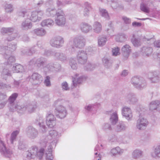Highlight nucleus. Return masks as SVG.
Wrapping results in <instances>:
<instances>
[{
	"mask_svg": "<svg viewBox=\"0 0 160 160\" xmlns=\"http://www.w3.org/2000/svg\"><path fill=\"white\" fill-rule=\"evenodd\" d=\"M88 49L92 50L91 47H89L86 48L85 51L83 50H79L78 52L77 55V58L79 63L84 64L86 62L88 58L87 53L86 52H88Z\"/></svg>",
	"mask_w": 160,
	"mask_h": 160,
	"instance_id": "20e7f679",
	"label": "nucleus"
},
{
	"mask_svg": "<svg viewBox=\"0 0 160 160\" xmlns=\"http://www.w3.org/2000/svg\"><path fill=\"white\" fill-rule=\"evenodd\" d=\"M110 115V121L111 123L113 125L116 124L118 120V112L117 111L111 112Z\"/></svg>",
	"mask_w": 160,
	"mask_h": 160,
	"instance_id": "412c9836",
	"label": "nucleus"
},
{
	"mask_svg": "<svg viewBox=\"0 0 160 160\" xmlns=\"http://www.w3.org/2000/svg\"><path fill=\"white\" fill-rule=\"evenodd\" d=\"M33 32L37 36H42L46 34V32L42 28H38L34 29L33 31Z\"/></svg>",
	"mask_w": 160,
	"mask_h": 160,
	"instance_id": "f704fd0d",
	"label": "nucleus"
},
{
	"mask_svg": "<svg viewBox=\"0 0 160 160\" xmlns=\"http://www.w3.org/2000/svg\"><path fill=\"white\" fill-rule=\"evenodd\" d=\"M57 10L54 8H48L46 12V14L48 17H53L55 15L57 16Z\"/></svg>",
	"mask_w": 160,
	"mask_h": 160,
	"instance_id": "72a5a7b5",
	"label": "nucleus"
},
{
	"mask_svg": "<svg viewBox=\"0 0 160 160\" xmlns=\"http://www.w3.org/2000/svg\"><path fill=\"white\" fill-rule=\"evenodd\" d=\"M55 22L57 25L59 26H63L65 25L66 22V18L63 10L61 9H58L57 10Z\"/></svg>",
	"mask_w": 160,
	"mask_h": 160,
	"instance_id": "7ed1b4c3",
	"label": "nucleus"
},
{
	"mask_svg": "<svg viewBox=\"0 0 160 160\" xmlns=\"http://www.w3.org/2000/svg\"><path fill=\"white\" fill-rule=\"evenodd\" d=\"M143 151L138 149L134 150L132 153V157L135 159H138L142 156Z\"/></svg>",
	"mask_w": 160,
	"mask_h": 160,
	"instance_id": "c85d7f7f",
	"label": "nucleus"
},
{
	"mask_svg": "<svg viewBox=\"0 0 160 160\" xmlns=\"http://www.w3.org/2000/svg\"><path fill=\"white\" fill-rule=\"evenodd\" d=\"M92 29L94 32L98 33L102 30V25L100 22L97 21L95 22L93 24Z\"/></svg>",
	"mask_w": 160,
	"mask_h": 160,
	"instance_id": "bb28decb",
	"label": "nucleus"
},
{
	"mask_svg": "<svg viewBox=\"0 0 160 160\" xmlns=\"http://www.w3.org/2000/svg\"><path fill=\"white\" fill-rule=\"evenodd\" d=\"M85 80V78L82 76H79L78 74H76L72 80L73 86H76L78 84L82 83Z\"/></svg>",
	"mask_w": 160,
	"mask_h": 160,
	"instance_id": "6ab92c4d",
	"label": "nucleus"
},
{
	"mask_svg": "<svg viewBox=\"0 0 160 160\" xmlns=\"http://www.w3.org/2000/svg\"><path fill=\"white\" fill-rule=\"evenodd\" d=\"M64 42L63 38L58 36L52 39L50 41V44L53 47L59 48L62 46Z\"/></svg>",
	"mask_w": 160,
	"mask_h": 160,
	"instance_id": "9d476101",
	"label": "nucleus"
},
{
	"mask_svg": "<svg viewBox=\"0 0 160 160\" xmlns=\"http://www.w3.org/2000/svg\"><path fill=\"white\" fill-rule=\"evenodd\" d=\"M44 150L43 148H41L38 150L37 147L36 146H33L31 150V153L32 155V157L35 158L36 157H38L41 159L44 154Z\"/></svg>",
	"mask_w": 160,
	"mask_h": 160,
	"instance_id": "ddd939ff",
	"label": "nucleus"
},
{
	"mask_svg": "<svg viewBox=\"0 0 160 160\" xmlns=\"http://www.w3.org/2000/svg\"><path fill=\"white\" fill-rule=\"evenodd\" d=\"M14 29L12 28H2L1 29V33L4 35L5 34L8 33L13 32Z\"/></svg>",
	"mask_w": 160,
	"mask_h": 160,
	"instance_id": "49530a36",
	"label": "nucleus"
},
{
	"mask_svg": "<svg viewBox=\"0 0 160 160\" xmlns=\"http://www.w3.org/2000/svg\"><path fill=\"white\" fill-rule=\"evenodd\" d=\"M43 14V12L41 11H35L30 12L26 10H23L20 13V15L23 17L29 18L30 21L33 22H36L41 19Z\"/></svg>",
	"mask_w": 160,
	"mask_h": 160,
	"instance_id": "f257e3e1",
	"label": "nucleus"
},
{
	"mask_svg": "<svg viewBox=\"0 0 160 160\" xmlns=\"http://www.w3.org/2000/svg\"><path fill=\"white\" fill-rule=\"evenodd\" d=\"M18 96V94L17 93H14L12 94L9 98L8 101L9 102V105L8 107L9 109L12 107L16 104L14 103L17 98Z\"/></svg>",
	"mask_w": 160,
	"mask_h": 160,
	"instance_id": "cd10ccee",
	"label": "nucleus"
},
{
	"mask_svg": "<svg viewBox=\"0 0 160 160\" xmlns=\"http://www.w3.org/2000/svg\"><path fill=\"white\" fill-rule=\"evenodd\" d=\"M52 55L54 56L55 58L62 61L66 60L67 59L66 55L62 52H54L53 53Z\"/></svg>",
	"mask_w": 160,
	"mask_h": 160,
	"instance_id": "7c9ffc66",
	"label": "nucleus"
},
{
	"mask_svg": "<svg viewBox=\"0 0 160 160\" xmlns=\"http://www.w3.org/2000/svg\"><path fill=\"white\" fill-rule=\"evenodd\" d=\"M94 105L92 104H89L86 106L85 108L88 111H89L92 110L94 108Z\"/></svg>",
	"mask_w": 160,
	"mask_h": 160,
	"instance_id": "774afa93",
	"label": "nucleus"
},
{
	"mask_svg": "<svg viewBox=\"0 0 160 160\" xmlns=\"http://www.w3.org/2000/svg\"><path fill=\"white\" fill-rule=\"evenodd\" d=\"M100 146L99 145H97L94 149L95 152H95V156H95V158L96 160H101V156L100 153L98 154V156H97L99 152L98 151H100Z\"/></svg>",
	"mask_w": 160,
	"mask_h": 160,
	"instance_id": "864d4df0",
	"label": "nucleus"
},
{
	"mask_svg": "<svg viewBox=\"0 0 160 160\" xmlns=\"http://www.w3.org/2000/svg\"><path fill=\"white\" fill-rule=\"evenodd\" d=\"M55 113L57 118L61 119L64 118L68 113L66 108L62 105L59 106L56 108Z\"/></svg>",
	"mask_w": 160,
	"mask_h": 160,
	"instance_id": "6e6552de",
	"label": "nucleus"
},
{
	"mask_svg": "<svg viewBox=\"0 0 160 160\" xmlns=\"http://www.w3.org/2000/svg\"><path fill=\"white\" fill-rule=\"evenodd\" d=\"M131 42L135 47H138L141 44L140 39L139 38H135L134 37L131 39Z\"/></svg>",
	"mask_w": 160,
	"mask_h": 160,
	"instance_id": "8fccbe9b",
	"label": "nucleus"
},
{
	"mask_svg": "<svg viewBox=\"0 0 160 160\" xmlns=\"http://www.w3.org/2000/svg\"><path fill=\"white\" fill-rule=\"evenodd\" d=\"M50 77L49 76H47L46 77L44 81V83L45 85L47 87H50L51 86V82L50 80Z\"/></svg>",
	"mask_w": 160,
	"mask_h": 160,
	"instance_id": "69168bd1",
	"label": "nucleus"
},
{
	"mask_svg": "<svg viewBox=\"0 0 160 160\" xmlns=\"http://www.w3.org/2000/svg\"><path fill=\"white\" fill-rule=\"evenodd\" d=\"M12 5L11 4H6L5 6V10L7 12H11L13 11Z\"/></svg>",
	"mask_w": 160,
	"mask_h": 160,
	"instance_id": "4d7b16f0",
	"label": "nucleus"
},
{
	"mask_svg": "<svg viewBox=\"0 0 160 160\" xmlns=\"http://www.w3.org/2000/svg\"><path fill=\"white\" fill-rule=\"evenodd\" d=\"M69 65L73 69H76L77 68V64L75 60L73 58H71L70 59Z\"/></svg>",
	"mask_w": 160,
	"mask_h": 160,
	"instance_id": "5fc2aeb1",
	"label": "nucleus"
},
{
	"mask_svg": "<svg viewBox=\"0 0 160 160\" xmlns=\"http://www.w3.org/2000/svg\"><path fill=\"white\" fill-rule=\"evenodd\" d=\"M46 123L49 127L52 128L55 125L56 121H46Z\"/></svg>",
	"mask_w": 160,
	"mask_h": 160,
	"instance_id": "e2e57ef3",
	"label": "nucleus"
},
{
	"mask_svg": "<svg viewBox=\"0 0 160 160\" xmlns=\"http://www.w3.org/2000/svg\"><path fill=\"white\" fill-rule=\"evenodd\" d=\"M127 98L133 104L138 101V99L133 93H130L127 96Z\"/></svg>",
	"mask_w": 160,
	"mask_h": 160,
	"instance_id": "de8ad7c7",
	"label": "nucleus"
},
{
	"mask_svg": "<svg viewBox=\"0 0 160 160\" xmlns=\"http://www.w3.org/2000/svg\"><path fill=\"white\" fill-rule=\"evenodd\" d=\"M148 76L149 78L153 82H158L160 79V73L158 71L150 72Z\"/></svg>",
	"mask_w": 160,
	"mask_h": 160,
	"instance_id": "4468645a",
	"label": "nucleus"
},
{
	"mask_svg": "<svg viewBox=\"0 0 160 160\" xmlns=\"http://www.w3.org/2000/svg\"><path fill=\"white\" fill-rule=\"evenodd\" d=\"M12 71L14 72H24V69L23 67L20 64L16 65L13 66L12 68Z\"/></svg>",
	"mask_w": 160,
	"mask_h": 160,
	"instance_id": "58836bf2",
	"label": "nucleus"
},
{
	"mask_svg": "<svg viewBox=\"0 0 160 160\" xmlns=\"http://www.w3.org/2000/svg\"><path fill=\"white\" fill-rule=\"evenodd\" d=\"M27 134L29 138L33 139L37 137L38 132L34 128L29 126L28 128Z\"/></svg>",
	"mask_w": 160,
	"mask_h": 160,
	"instance_id": "dca6fc26",
	"label": "nucleus"
},
{
	"mask_svg": "<svg viewBox=\"0 0 160 160\" xmlns=\"http://www.w3.org/2000/svg\"><path fill=\"white\" fill-rule=\"evenodd\" d=\"M49 135L52 138V141L48 142L46 145L50 144L55 146L58 138L61 136L60 133L55 130H52L49 132Z\"/></svg>",
	"mask_w": 160,
	"mask_h": 160,
	"instance_id": "0eeeda50",
	"label": "nucleus"
},
{
	"mask_svg": "<svg viewBox=\"0 0 160 160\" xmlns=\"http://www.w3.org/2000/svg\"><path fill=\"white\" fill-rule=\"evenodd\" d=\"M123 152V149L119 147H117L111 149L110 154L111 156H116L118 154H122Z\"/></svg>",
	"mask_w": 160,
	"mask_h": 160,
	"instance_id": "393cba45",
	"label": "nucleus"
},
{
	"mask_svg": "<svg viewBox=\"0 0 160 160\" xmlns=\"http://www.w3.org/2000/svg\"><path fill=\"white\" fill-rule=\"evenodd\" d=\"M38 122L40 131L43 133L47 131V128L44 124L43 119L42 117L39 118Z\"/></svg>",
	"mask_w": 160,
	"mask_h": 160,
	"instance_id": "ea45409f",
	"label": "nucleus"
},
{
	"mask_svg": "<svg viewBox=\"0 0 160 160\" xmlns=\"http://www.w3.org/2000/svg\"><path fill=\"white\" fill-rule=\"evenodd\" d=\"M80 28L81 31L84 33H88L92 28L91 26L85 22L81 23L80 25Z\"/></svg>",
	"mask_w": 160,
	"mask_h": 160,
	"instance_id": "5701e85b",
	"label": "nucleus"
},
{
	"mask_svg": "<svg viewBox=\"0 0 160 160\" xmlns=\"http://www.w3.org/2000/svg\"><path fill=\"white\" fill-rule=\"evenodd\" d=\"M122 114L128 121L131 120L133 117L132 112L128 107H123L122 109Z\"/></svg>",
	"mask_w": 160,
	"mask_h": 160,
	"instance_id": "9b49d317",
	"label": "nucleus"
},
{
	"mask_svg": "<svg viewBox=\"0 0 160 160\" xmlns=\"http://www.w3.org/2000/svg\"><path fill=\"white\" fill-rule=\"evenodd\" d=\"M56 121V118L54 115L51 112H48L46 116V121Z\"/></svg>",
	"mask_w": 160,
	"mask_h": 160,
	"instance_id": "6e6d98bb",
	"label": "nucleus"
},
{
	"mask_svg": "<svg viewBox=\"0 0 160 160\" xmlns=\"http://www.w3.org/2000/svg\"><path fill=\"white\" fill-rule=\"evenodd\" d=\"M43 80L42 77L38 73H34L31 76L30 80L32 84L34 85L40 84Z\"/></svg>",
	"mask_w": 160,
	"mask_h": 160,
	"instance_id": "f8f14e48",
	"label": "nucleus"
},
{
	"mask_svg": "<svg viewBox=\"0 0 160 160\" xmlns=\"http://www.w3.org/2000/svg\"><path fill=\"white\" fill-rule=\"evenodd\" d=\"M0 151L2 152L6 157H9L10 155L12 153L11 151L6 149L3 142L0 138Z\"/></svg>",
	"mask_w": 160,
	"mask_h": 160,
	"instance_id": "4be33fe9",
	"label": "nucleus"
},
{
	"mask_svg": "<svg viewBox=\"0 0 160 160\" xmlns=\"http://www.w3.org/2000/svg\"><path fill=\"white\" fill-rule=\"evenodd\" d=\"M102 61L103 64L106 67H109L111 64L110 60L106 58H104L102 59Z\"/></svg>",
	"mask_w": 160,
	"mask_h": 160,
	"instance_id": "13d9d810",
	"label": "nucleus"
},
{
	"mask_svg": "<svg viewBox=\"0 0 160 160\" xmlns=\"http://www.w3.org/2000/svg\"><path fill=\"white\" fill-rule=\"evenodd\" d=\"M112 55L116 56L120 54V48L118 47H115L112 48Z\"/></svg>",
	"mask_w": 160,
	"mask_h": 160,
	"instance_id": "bf43d9fd",
	"label": "nucleus"
},
{
	"mask_svg": "<svg viewBox=\"0 0 160 160\" xmlns=\"http://www.w3.org/2000/svg\"><path fill=\"white\" fill-rule=\"evenodd\" d=\"M127 38L126 35L122 33L116 36L115 39L117 42H125Z\"/></svg>",
	"mask_w": 160,
	"mask_h": 160,
	"instance_id": "a19ab883",
	"label": "nucleus"
},
{
	"mask_svg": "<svg viewBox=\"0 0 160 160\" xmlns=\"http://www.w3.org/2000/svg\"><path fill=\"white\" fill-rule=\"evenodd\" d=\"M9 110L12 112L16 110L19 113H23L26 111V108L25 105H20L19 103H16Z\"/></svg>",
	"mask_w": 160,
	"mask_h": 160,
	"instance_id": "2eb2a0df",
	"label": "nucleus"
},
{
	"mask_svg": "<svg viewBox=\"0 0 160 160\" xmlns=\"http://www.w3.org/2000/svg\"><path fill=\"white\" fill-rule=\"evenodd\" d=\"M19 131L17 130L14 131L12 133L10 138V141L12 144H13L16 140V137Z\"/></svg>",
	"mask_w": 160,
	"mask_h": 160,
	"instance_id": "603ef678",
	"label": "nucleus"
},
{
	"mask_svg": "<svg viewBox=\"0 0 160 160\" xmlns=\"http://www.w3.org/2000/svg\"><path fill=\"white\" fill-rule=\"evenodd\" d=\"M85 40L84 38L81 36H78L74 38L72 41H70L69 44L71 46L69 48L70 51L72 52H74L76 48H82L85 45Z\"/></svg>",
	"mask_w": 160,
	"mask_h": 160,
	"instance_id": "f03ea898",
	"label": "nucleus"
},
{
	"mask_svg": "<svg viewBox=\"0 0 160 160\" xmlns=\"http://www.w3.org/2000/svg\"><path fill=\"white\" fill-rule=\"evenodd\" d=\"M17 36V35L16 34H12L10 36H8L5 41V43H7V41H11L13 40Z\"/></svg>",
	"mask_w": 160,
	"mask_h": 160,
	"instance_id": "052dcab7",
	"label": "nucleus"
},
{
	"mask_svg": "<svg viewBox=\"0 0 160 160\" xmlns=\"http://www.w3.org/2000/svg\"><path fill=\"white\" fill-rule=\"evenodd\" d=\"M99 12L100 14L102 16L105 18L108 19H109V17L108 15V13L107 11L102 8H99Z\"/></svg>",
	"mask_w": 160,
	"mask_h": 160,
	"instance_id": "3c124183",
	"label": "nucleus"
},
{
	"mask_svg": "<svg viewBox=\"0 0 160 160\" xmlns=\"http://www.w3.org/2000/svg\"><path fill=\"white\" fill-rule=\"evenodd\" d=\"M26 106V111H27L30 113L33 112L37 108L35 104H26L25 105V107Z\"/></svg>",
	"mask_w": 160,
	"mask_h": 160,
	"instance_id": "37998d69",
	"label": "nucleus"
},
{
	"mask_svg": "<svg viewBox=\"0 0 160 160\" xmlns=\"http://www.w3.org/2000/svg\"><path fill=\"white\" fill-rule=\"evenodd\" d=\"M60 68L61 66L59 64H58L57 65H55L54 66H52V64H50L47 65L46 67L44 68V69L45 70H48L52 71L54 70L57 71Z\"/></svg>",
	"mask_w": 160,
	"mask_h": 160,
	"instance_id": "c9c22d12",
	"label": "nucleus"
},
{
	"mask_svg": "<svg viewBox=\"0 0 160 160\" xmlns=\"http://www.w3.org/2000/svg\"><path fill=\"white\" fill-rule=\"evenodd\" d=\"M122 51L124 56L127 58L131 52V47L128 44L125 45L122 48Z\"/></svg>",
	"mask_w": 160,
	"mask_h": 160,
	"instance_id": "a878e982",
	"label": "nucleus"
},
{
	"mask_svg": "<svg viewBox=\"0 0 160 160\" xmlns=\"http://www.w3.org/2000/svg\"><path fill=\"white\" fill-rule=\"evenodd\" d=\"M11 86L8 84H4L2 82H0V88L3 89H9Z\"/></svg>",
	"mask_w": 160,
	"mask_h": 160,
	"instance_id": "338daca9",
	"label": "nucleus"
},
{
	"mask_svg": "<svg viewBox=\"0 0 160 160\" xmlns=\"http://www.w3.org/2000/svg\"><path fill=\"white\" fill-rule=\"evenodd\" d=\"M150 155L154 158H160V144L157 145L155 147L154 151L151 152Z\"/></svg>",
	"mask_w": 160,
	"mask_h": 160,
	"instance_id": "b1692460",
	"label": "nucleus"
},
{
	"mask_svg": "<svg viewBox=\"0 0 160 160\" xmlns=\"http://www.w3.org/2000/svg\"><path fill=\"white\" fill-rule=\"evenodd\" d=\"M148 123V121L146 118L140 117L137 121L136 128L140 131L144 130L146 128Z\"/></svg>",
	"mask_w": 160,
	"mask_h": 160,
	"instance_id": "423d86ee",
	"label": "nucleus"
},
{
	"mask_svg": "<svg viewBox=\"0 0 160 160\" xmlns=\"http://www.w3.org/2000/svg\"><path fill=\"white\" fill-rule=\"evenodd\" d=\"M85 7L83 11V15L85 17H88L89 16V12L92 8L90 4L88 2L85 3Z\"/></svg>",
	"mask_w": 160,
	"mask_h": 160,
	"instance_id": "c756f323",
	"label": "nucleus"
},
{
	"mask_svg": "<svg viewBox=\"0 0 160 160\" xmlns=\"http://www.w3.org/2000/svg\"><path fill=\"white\" fill-rule=\"evenodd\" d=\"M160 102L158 100L152 101L149 104L150 109L151 110L156 109L160 104Z\"/></svg>",
	"mask_w": 160,
	"mask_h": 160,
	"instance_id": "79ce46f5",
	"label": "nucleus"
},
{
	"mask_svg": "<svg viewBox=\"0 0 160 160\" xmlns=\"http://www.w3.org/2000/svg\"><path fill=\"white\" fill-rule=\"evenodd\" d=\"M32 26V23L29 18L23 21L21 24L22 29L24 30H28L31 29Z\"/></svg>",
	"mask_w": 160,
	"mask_h": 160,
	"instance_id": "a211bd4d",
	"label": "nucleus"
},
{
	"mask_svg": "<svg viewBox=\"0 0 160 160\" xmlns=\"http://www.w3.org/2000/svg\"><path fill=\"white\" fill-rule=\"evenodd\" d=\"M107 31L108 35L112 36L114 33V28L112 22H109L108 24V27L106 28Z\"/></svg>",
	"mask_w": 160,
	"mask_h": 160,
	"instance_id": "4c0bfd02",
	"label": "nucleus"
},
{
	"mask_svg": "<svg viewBox=\"0 0 160 160\" xmlns=\"http://www.w3.org/2000/svg\"><path fill=\"white\" fill-rule=\"evenodd\" d=\"M48 145V151L46 152V159L48 160H52L53 157L52 153V148L54 146L49 144Z\"/></svg>",
	"mask_w": 160,
	"mask_h": 160,
	"instance_id": "473e14b6",
	"label": "nucleus"
},
{
	"mask_svg": "<svg viewBox=\"0 0 160 160\" xmlns=\"http://www.w3.org/2000/svg\"><path fill=\"white\" fill-rule=\"evenodd\" d=\"M107 40L106 37L101 36L98 39V44L99 46L102 47L104 45Z\"/></svg>",
	"mask_w": 160,
	"mask_h": 160,
	"instance_id": "a18cd8bd",
	"label": "nucleus"
},
{
	"mask_svg": "<svg viewBox=\"0 0 160 160\" xmlns=\"http://www.w3.org/2000/svg\"><path fill=\"white\" fill-rule=\"evenodd\" d=\"M11 72L8 69L4 68L1 73L2 78L5 80H6L8 78L11 76Z\"/></svg>",
	"mask_w": 160,
	"mask_h": 160,
	"instance_id": "e433bc0d",
	"label": "nucleus"
},
{
	"mask_svg": "<svg viewBox=\"0 0 160 160\" xmlns=\"http://www.w3.org/2000/svg\"><path fill=\"white\" fill-rule=\"evenodd\" d=\"M140 8L142 11L145 12L149 13V9L148 7H147L146 5L144 4H142L140 6Z\"/></svg>",
	"mask_w": 160,
	"mask_h": 160,
	"instance_id": "680f3d73",
	"label": "nucleus"
},
{
	"mask_svg": "<svg viewBox=\"0 0 160 160\" xmlns=\"http://www.w3.org/2000/svg\"><path fill=\"white\" fill-rule=\"evenodd\" d=\"M61 86L62 90L67 91L69 89L68 83L66 82H64L62 83Z\"/></svg>",
	"mask_w": 160,
	"mask_h": 160,
	"instance_id": "0e129e2a",
	"label": "nucleus"
},
{
	"mask_svg": "<svg viewBox=\"0 0 160 160\" xmlns=\"http://www.w3.org/2000/svg\"><path fill=\"white\" fill-rule=\"evenodd\" d=\"M44 59L42 58L37 59V60L35 59H33L30 62V64L31 65L35 64V63L39 66V64L40 66L42 65L44 63Z\"/></svg>",
	"mask_w": 160,
	"mask_h": 160,
	"instance_id": "c03bdc74",
	"label": "nucleus"
},
{
	"mask_svg": "<svg viewBox=\"0 0 160 160\" xmlns=\"http://www.w3.org/2000/svg\"><path fill=\"white\" fill-rule=\"evenodd\" d=\"M16 48V45L14 43H9L8 46H5L4 47H0V51L2 52V54H5L9 55L11 52L14 51Z\"/></svg>",
	"mask_w": 160,
	"mask_h": 160,
	"instance_id": "1a4fd4ad",
	"label": "nucleus"
},
{
	"mask_svg": "<svg viewBox=\"0 0 160 160\" xmlns=\"http://www.w3.org/2000/svg\"><path fill=\"white\" fill-rule=\"evenodd\" d=\"M131 83L133 85L138 89H141L146 85L145 80L142 78L134 77L132 79Z\"/></svg>",
	"mask_w": 160,
	"mask_h": 160,
	"instance_id": "39448f33",
	"label": "nucleus"
},
{
	"mask_svg": "<svg viewBox=\"0 0 160 160\" xmlns=\"http://www.w3.org/2000/svg\"><path fill=\"white\" fill-rule=\"evenodd\" d=\"M4 56V57L6 59L8 58L7 62L8 64H11L12 63L14 62H15V57L13 56H9L10 55H8L7 53V55L5 54H2Z\"/></svg>",
	"mask_w": 160,
	"mask_h": 160,
	"instance_id": "09e8293b",
	"label": "nucleus"
},
{
	"mask_svg": "<svg viewBox=\"0 0 160 160\" xmlns=\"http://www.w3.org/2000/svg\"><path fill=\"white\" fill-rule=\"evenodd\" d=\"M128 128L127 124L124 122H120L115 127V130L117 132L125 131Z\"/></svg>",
	"mask_w": 160,
	"mask_h": 160,
	"instance_id": "aec40b11",
	"label": "nucleus"
},
{
	"mask_svg": "<svg viewBox=\"0 0 160 160\" xmlns=\"http://www.w3.org/2000/svg\"><path fill=\"white\" fill-rule=\"evenodd\" d=\"M153 51L152 48L148 46L143 47L141 50V52L142 55L145 57H150Z\"/></svg>",
	"mask_w": 160,
	"mask_h": 160,
	"instance_id": "f3484780",
	"label": "nucleus"
},
{
	"mask_svg": "<svg viewBox=\"0 0 160 160\" xmlns=\"http://www.w3.org/2000/svg\"><path fill=\"white\" fill-rule=\"evenodd\" d=\"M41 24L42 27L47 26L49 27L54 24V22L51 19H46L43 20L41 22Z\"/></svg>",
	"mask_w": 160,
	"mask_h": 160,
	"instance_id": "2f4dec72",
	"label": "nucleus"
}]
</instances>
